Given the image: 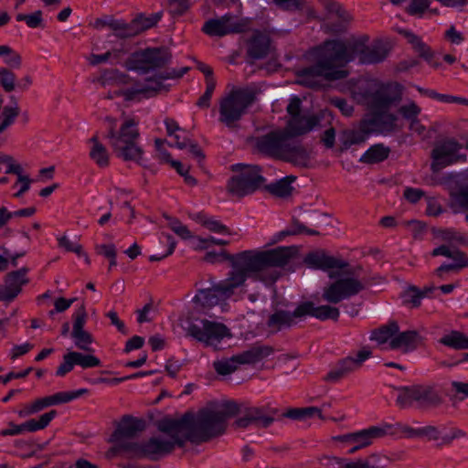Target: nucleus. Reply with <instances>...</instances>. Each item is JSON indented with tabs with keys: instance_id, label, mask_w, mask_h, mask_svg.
<instances>
[{
	"instance_id": "obj_1",
	"label": "nucleus",
	"mask_w": 468,
	"mask_h": 468,
	"mask_svg": "<svg viewBox=\"0 0 468 468\" xmlns=\"http://www.w3.org/2000/svg\"><path fill=\"white\" fill-rule=\"evenodd\" d=\"M291 247H278L268 250H249L237 254L227 250L207 251L204 261L209 263L229 261L233 271L227 279L213 282L207 289L197 290L192 300V310L186 317V322H209L207 316H216L210 310L229 298L235 290L244 284L247 278L261 281L265 284L274 283L281 276L277 268L286 266L293 256Z\"/></svg>"
},
{
	"instance_id": "obj_2",
	"label": "nucleus",
	"mask_w": 468,
	"mask_h": 468,
	"mask_svg": "<svg viewBox=\"0 0 468 468\" xmlns=\"http://www.w3.org/2000/svg\"><path fill=\"white\" fill-rule=\"evenodd\" d=\"M368 37H361L346 43L341 39H328L314 48L315 61L296 72L297 83L310 89H321L323 80L334 81L346 78V66L356 58L361 64H377L388 56L380 44L367 46Z\"/></svg>"
},
{
	"instance_id": "obj_3",
	"label": "nucleus",
	"mask_w": 468,
	"mask_h": 468,
	"mask_svg": "<svg viewBox=\"0 0 468 468\" xmlns=\"http://www.w3.org/2000/svg\"><path fill=\"white\" fill-rule=\"evenodd\" d=\"M255 151L266 157L307 167L310 155L300 144L293 143L286 129H273L252 139Z\"/></svg>"
},
{
	"instance_id": "obj_4",
	"label": "nucleus",
	"mask_w": 468,
	"mask_h": 468,
	"mask_svg": "<svg viewBox=\"0 0 468 468\" xmlns=\"http://www.w3.org/2000/svg\"><path fill=\"white\" fill-rule=\"evenodd\" d=\"M176 422H168L169 426H164V430L173 431L179 429L185 443L191 441L200 443L223 434L226 425L223 419L217 416L215 410L203 409L197 414L186 413L181 418L176 419Z\"/></svg>"
},
{
	"instance_id": "obj_5",
	"label": "nucleus",
	"mask_w": 468,
	"mask_h": 468,
	"mask_svg": "<svg viewBox=\"0 0 468 468\" xmlns=\"http://www.w3.org/2000/svg\"><path fill=\"white\" fill-rule=\"evenodd\" d=\"M168 422L176 421V419H164L157 424L158 431L167 437L158 435L151 437L143 443H122L121 449L127 453L129 458H147L157 461L172 452L176 445L183 447L185 441L179 429H175L173 431L164 430V426H169Z\"/></svg>"
},
{
	"instance_id": "obj_6",
	"label": "nucleus",
	"mask_w": 468,
	"mask_h": 468,
	"mask_svg": "<svg viewBox=\"0 0 468 468\" xmlns=\"http://www.w3.org/2000/svg\"><path fill=\"white\" fill-rule=\"evenodd\" d=\"M107 120L112 122V125L105 137L109 140L116 156L124 161L141 164L144 151L137 144L140 136L137 122L133 119L126 120L119 131H116L114 121L109 117Z\"/></svg>"
},
{
	"instance_id": "obj_7",
	"label": "nucleus",
	"mask_w": 468,
	"mask_h": 468,
	"mask_svg": "<svg viewBox=\"0 0 468 468\" xmlns=\"http://www.w3.org/2000/svg\"><path fill=\"white\" fill-rule=\"evenodd\" d=\"M257 90L251 87L233 89L222 98L218 108V121L229 129H237L248 109L257 100Z\"/></svg>"
},
{
	"instance_id": "obj_8",
	"label": "nucleus",
	"mask_w": 468,
	"mask_h": 468,
	"mask_svg": "<svg viewBox=\"0 0 468 468\" xmlns=\"http://www.w3.org/2000/svg\"><path fill=\"white\" fill-rule=\"evenodd\" d=\"M235 173L227 183L229 195L237 198L250 196L263 188L266 178L262 176V167L258 165L237 164L231 166Z\"/></svg>"
},
{
	"instance_id": "obj_9",
	"label": "nucleus",
	"mask_w": 468,
	"mask_h": 468,
	"mask_svg": "<svg viewBox=\"0 0 468 468\" xmlns=\"http://www.w3.org/2000/svg\"><path fill=\"white\" fill-rule=\"evenodd\" d=\"M172 54L165 48H147L131 54L125 62L128 70L147 74L165 68L170 63Z\"/></svg>"
},
{
	"instance_id": "obj_10",
	"label": "nucleus",
	"mask_w": 468,
	"mask_h": 468,
	"mask_svg": "<svg viewBox=\"0 0 468 468\" xmlns=\"http://www.w3.org/2000/svg\"><path fill=\"white\" fill-rule=\"evenodd\" d=\"M370 112L389 110L401 100V89L398 83H381L357 93Z\"/></svg>"
},
{
	"instance_id": "obj_11",
	"label": "nucleus",
	"mask_w": 468,
	"mask_h": 468,
	"mask_svg": "<svg viewBox=\"0 0 468 468\" xmlns=\"http://www.w3.org/2000/svg\"><path fill=\"white\" fill-rule=\"evenodd\" d=\"M314 317L319 320H337L339 310L336 307L329 305H315L312 301L301 302L293 312L279 310L272 314L268 322H292V318L303 319Z\"/></svg>"
},
{
	"instance_id": "obj_12",
	"label": "nucleus",
	"mask_w": 468,
	"mask_h": 468,
	"mask_svg": "<svg viewBox=\"0 0 468 468\" xmlns=\"http://www.w3.org/2000/svg\"><path fill=\"white\" fill-rule=\"evenodd\" d=\"M449 193L448 207L453 214L468 211V169L450 174L445 178Z\"/></svg>"
},
{
	"instance_id": "obj_13",
	"label": "nucleus",
	"mask_w": 468,
	"mask_h": 468,
	"mask_svg": "<svg viewBox=\"0 0 468 468\" xmlns=\"http://www.w3.org/2000/svg\"><path fill=\"white\" fill-rule=\"evenodd\" d=\"M186 335L206 344L207 346H217L224 338H230V330L224 324H188L183 327Z\"/></svg>"
},
{
	"instance_id": "obj_14",
	"label": "nucleus",
	"mask_w": 468,
	"mask_h": 468,
	"mask_svg": "<svg viewBox=\"0 0 468 468\" xmlns=\"http://www.w3.org/2000/svg\"><path fill=\"white\" fill-rule=\"evenodd\" d=\"M431 255L432 257L444 256L452 260V262L442 263L434 271V274L441 280L445 279L446 273H458L461 270L468 268L467 253L457 248H451L448 245L442 244L434 248Z\"/></svg>"
},
{
	"instance_id": "obj_15",
	"label": "nucleus",
	"mask_w": 468,
	"mask_h": 468,
	"mask_svg": "<svg viewBox=\"0 0 468 468\" xmlns=\"http://www.w3.org/2000/svg\"><path fill=\"white\" fill-rule=\"evenodd\" d=\"M249 24L247 19L235 20L232 15L226 14L219 18L206 21L202 31L210 37H224L247 31Z\"/></svg>"
},
{
	"instance_id": "obj_16",
	"label": "nucleus",
	"mask_w": 468,
	"mask_h": 468,
	"mask_svg": "<svg viewBox=\"0 0 468 468\" xmlns=\"http://www.w3.org/2000/svg\"><path fill=\"white\" fill-rule=\"evenodd\" d=\"M276 413L277 410L275 409L268 406H243L242 416L235 420L234 426L240 429H247L250 426L267 428L274 421V415Z\"/></svg>"
},
{
	"instance_id": "obj_17",
	"label": "nucleus",
	"mask_w": 468,
	"mask_h": 468,
	"mask_svg": "<svg viewBox=\"0 0 468 468\" xmlns=\"http://www.w3.org/2000/svg\"><path fill=\"white\" fill-rule=\"evenodd\" d=\"M28 272V267H22L5 275L4 283L0 284L1 302L11 303L22 292L23 287L30 282Z\"/></svg>"
},
{
	"instance_id": "obj_18",
	"label": "nucleus",
	"mask_w": 468,
	"mask_h": 468,
	"mask_svg": "<svg viewBox=\"0 0 468 468\" xmlns=\"http://www.w3.org/2000/svg\"><path fill=\"white\" fill-rule=\"evenodd\" d=\"M365 289L364 284L354 278L339 279L330 284L323 293V298L331 303H338Z\"/></svg>"
},
{
	"instance_id": "obj_19",
	"label": "nucleus",
	"mask_w": 468,
	"mask_h": 468,
	"mask_svg": "<svg viewBox=\"0 0 468 468\" xmlns=\"http://www.w3.org/2000/svg\"><path fill=\"white\" fill-rule=\"evenodd\" d=\"M189 70L188 67H183L180 69H171L165 72L155 74L154 77L147 78L145 84L139 89H128L124 92L127 100H133L137 94H150L155 95L163 88V80L170 79H180Z\"/></svg>"
},
{
	"instance_id": "obj_20",
	"label": "nucleus",
	"mask_w": 468,
	"mask_h": 468,
	"mask_svg": "<svg viewBox=\"0 0 468 468\" xmlns=\"http://www.w3.org/2000/svg\"><path fill=\"white\" fill-rule=\"evenodd\" d=\"M462 147V144L454 139H448L438 144L431 151V170L438 172L456 162V154Z\"/></svg>"
},
{
	"instance_id": "obj_21",
	"label": "nucleus",
	"mask_w": 468,
	"mask_h": 468,
	"mask_svg": "<svg viewBox=\"0 0 468 468\" xmlns=\"http://www.w3.org/2000/svg\"><path fill=\"white\" fill-rule=\"evenodd\" d=\"M144 428V420L131 416H124L112 436V441L117 443L116 452L127 457V453L121 449V444L127 443L124 440L134 438L143 431Z\"/></svg>"
},
{
	"instance_id": "obj_22",
	"label": "nucleus",
	"mask_w": 468,
	"mask_h": 468,
	"mask_svg": "<svg viewBox=\"0 0 468 468\" xmlns=\"http://www.w3.org/2000/svg\"><path fill=\"white\" fill-rule=\"evenodd\" d=\"M57 416V411L52 410L48 412L42 414L37 420L31 419L21 424H15L10 422L8 428L2 430L0 435L2 436H16L24 432H35L45 429L50 421Z\"/></svg>"
},
{
	"instance_id": "obj_23",
	"label": "nucleus",
	"mask_w": 468,
	"mask_h": 468,
	"mask_svg": "<svg viewBox=\"0 0 468 468\" xmlns=\"http://www.w3.org/2000/svg\"><path fill=\"white\" fill-rule=\"evenodd\" d=\"M271 49V37L261 30H254L247 40V58L250 63L268 57Z\"/></svg>"
},
{
	"instance_id": "obj_24",
	"label": "nucleus",
	"mask_w": 468,
	"mask_h": 468,
	"mask_svg": "<svg viewBox=\"0 0 468 468\" xmlns=\"http://www.w3.org/2000/svg\"><path fill=\"white\" fill-rule=\"evenodd\" d=\"M367 128L372 130V133H388L396 129L398 117L388 112V110L370 112V114L363 118Z\"/></svg>"
},
{
	"instance_id": "obj_25",
	"label": "nucleus",
	"mask_w": 468,
	"mask_h": 468,
	"mask_svg": "<svg viewBox=\"0 0 468 468\" xmlns=\"http://www.w3.org/2000/svg\"><path fill=\"white\" fill-rule=\"evenodd\" d=\"M304 263L312 269L327 271L331 269H345L348 262L327 255L324 250H315L306 254Z\"/></svg>"
},
{
	"instance_id": "obj_26",
	"label": "nucleus",
	"mask_w": 468,
	"mask_h": 468,
	"mask_svg": "<svg viewBox=\"0 0 468 468\" xmlns=\"http://www.w3.org/2000/svg\"><path fill=\"white\" fill-rule=\"evenodd\" d=\"M423 338L418 331H399L398 327L395 337L391 343V350L407 354L416 350L422 345Z\"/></svg>"
},
{
	"instance_id": "obj_27",
	"label": "nucleus",
	"mask_w": 468,
	"mask_h": 468,
	"mask_svg": "<svg viewBox=\"0 0 468 468\" xmlns=\"http://www.w3.org/2000/svg\"><path fill=\"white\" fill-rule=\"evenodd\" d=\"M372 134V130L367 128L364 119L360 120L357 127L346 129L341 132L339 140L342 150H347L352 145L363 144Z\"/></svg>"
},
{
	"instance_id": "obj_28",
	"label": "nucleus",
	"mask_w": 468,
	"mask_h": 468,
	"mask_svg": "<svg viewBox=\"0 0 468 468\" xmlns=\"http://www.w3.org/2000/svg\"><path fill=\"white\" fill-rule=\"evenodd\" d=\"M418 434L426 436L431 441H441V444L449 445L453 440L465 437V432L458 428L439 429L435 426H425L418 430Z\"/></svg>"
},
{
	"instance_id": "obj_29",
	"label": "nucleus",
	"mask_w": 468,
	"mask_h": 468,
	"mask_svg": "<svg viewBox=\"0 0 468 468\" xmlns=\"http://www.w3.org/2000/svg\"><path fill=\"white\" fill-rule=\"evenodd\" d=\"M400 34L406 37L414 51L418 53L419 56L422 58L431 67L438 69L441 65V62L436 58L435 54L431 49V48L426 43H424L419 36L408 30H402Z\"/></svg>"
},
{
	"instance_id": "obj_30",
	"label": "nucleus",
	"mask_w": 468,
	"mask_h": 468,
	"mask_svg": "<svg viewBox=\"0 0 468 468\" xmlns=\"http://www.w3.org/2000/svg\"><path fill=\"white\" fill-rule=\"evenodd\" d=\"M273 352L274 350L271 346L256 343L249 349L237 354V356L241 365H252L270 356Z\"/></svg>"
},
{
	"instance_id": "obj_31",
	"label": "nucleus",
	"mask_w": 468,
	"mask_h": 468,
	"mask_svg": "<svg viewBox=\"0 0 468 468\" xmlns=\"http://www.w3.org/2000/svg\"><path fill=\"white\" fill-rule=\"evenodd\" d=\"M90 151L89 157L100 168H107L110 165V153L107 147L100 141L99 136L95 133L89 139Z\"/></svg>"
},
{
	"instance_id": "obj_32",
	"label": "nucleus",
	"mask_w": 468,
	"mask_h": 468,
	"mask_svg": "<svg viewBox=\"0 0 468 468\" xmlns=\"http://www.w3.org/2000/svg\"><path fill=\"white\" fill-rule=\"evenodd\" d=\"M386 430L378 426H370L367 429L352 432L351 444H356L360 449L370 446L376 440L382 438Z\"/></svg>"
},
{
	"instance_id": "obj_33",
	"label": "nucleus",
	"mask_w": 468,
	"mask_h": 468,
	"mask_svg": "<svg viewBox=\"0 0 468 468\" xmlns=\"http://www.w3.org/2000/svg\"><path fill=\"white\" fill-rule=\"evenodd\" d=\"M318 122L319 120L316 116L306 117L299 115L291 118L285 129L290 133V138L292 139V136L302 135L310 132Z\"/></svg>"
},
{
	"instance_id": "obj_34",
	"label": "nucleus",
	"mask_w": 468,
	"mask_h": 468,
	"mask_svg": "<svg viewBox=\"0 0 468 468\" xmlns=\"http://www.w3.org/2000/svg\"><path fill=\"white\" fill-rule=\"evenodd\" d=\"M398 329L397 324H386L372 331L370 339L383 350H391V343Z\"/></svg>"
},
{
	"instance_id": "obj_35",
	"label": "nucleus",
	"mask_w": 468,
	"mask_h": 468,
	"mask_svg": "<svg viewBox=\"0 0 468 468\" xmlns=\"http://www.w3.org/2000/svg\"><path fill=\"white\" fill-rule=\"evenodd\" d=\"M435 290V286H425L422 290L410 286L402 293V302L410 307H418L420 305L421 299L431 296Z\"/></svg>"
},
{
	"instance_id": "obj_36",
	"label": "nucleus",
	"mask_w": 468,
	"mask_h": 468,
	"mask_svg": "<svg viewBox=\"0 0 468 468\" xmlns=\"http://www.w3.org/2000/svg\"><path fill=\"white\" fill-rule=\"evenodd\" d=\"M441 403V397L433 388L425 386L417 388V404L420 409L437 407Z\"/></svg>"
},
{
	"instance_id": "obj_37",
	"label": "nucleus",
	"mask_w": 468,
	"mask_h": 468,
	"mask_svg": "<svg viewBox=\"0 0 468 468\" xmlns=\"http://www.w3.org/2000/svg\"><path fill=\"white\" fill-rule=\"evenodd\" d=\"M296 180L294 176H287L274 183L263 186V188L277 197H288L292 195L293 187L292 183Z\"/></svg>"
},
{
	"instance_id": "obj_38",
	"label": "nucleus",
	"mask_w": 468,
	"mask_h": 468,
	"mask_svg": "<svg viewBox=\"0 0 468 468\" xmlns=\"http://www.w3.org/2000/svg\"><path fill=\"white\" fill-rule=\"evenodd\" d=\"M70 337L78 349L90 352L92 351L90 345L93 343L91 334L84 329L83 324H73Z\"/></svg>"
},
{
	"instance_id": "obj_39",
	"label": "nucleus",
	"mask_w": 468,
	"mask_h": 468,
	"mask_svg": "<svg viewBox=\"0 0 468 468\" xmlns=\"http://www.w3.org/2000/svg\"><path fill=\"white\" fill-rule=\"evenodd\" d=\"M372 352L367 347H363L361 350H359L355 356H346L341 360H339L341 366L343 367V369L345 373L349 375L350 373L357 370L360 368L363 365V363L371 357Z\"/></svg>"
},
{
	"instance_id": "obj_40",
	"label": "nucleus",
	"mask_w": 468,
	"mask_h": 468,
	"mask_svg": "<svg viewBox=\"0 0 468 468\" xmlns=\"http://www.w3.org/2000/svg\"><path fill=\"white\" fill-rule=\"evenodd\" d=\"M390 148L383 144H376L370 146L359 158L363 164H378L388 159Z\"/></svg>"
},
{
	"instance_id": "obj_41",
	"label": "nucleus",
	"mask_w": 468,
	"mask_h": 468,
	"mask_svg": "<svg viewBox=\"0 0 468 468\" xmlns=\"http://www.w3.org/2000/svg\"><path fill=\"white\" fill-rule=\"evenodd\" d=\"M291 324H256L253 330L246 332L242 336L246 340L257 336L270 337L282 329L289 328Z\"/></svg>"
},
{
	"instance_id": "obj_42",
	"label": "nucleus",
	"mask_w": 468,
	"mask_h": 468,
	"mask_svg": "<svg viewBox=\"0 0 468 468\" xmlns=\"http://www.w3.org/2000/svg\"><path fill=\"white\" fill-rule=\"evenodd\" d=\"M439 342L455 350L468 349V336L460 331L445 334Z\"/></svg>"
},
{
	"instance_id": "obj_43",
	"label": "nucleus",
	"mask_w": 468,
	"mask_h": 468,
	"mask_svg": "<svg viewBox=\"0 0 468 468\" xmlns=\"http://www.w3.org/2000/svg\"><path fill=\"white\" fill-rule=\"evenodd\" d=\"M136 23L133 19L130 23H126L124 20L116 19L114 24H112V36L120 39L131 38L138 35V29Z\"/></svg>"
},
{
	"instance_id": "obj_44",
	"label": "nucleus",
	"mask_w": 468,
	"mask_h": 468,
	"mask_svg": "<svg viewBox=\"0 0 468 468\" xmlns=\"http://www.w3.org/2000/svg\"><path fill=\"white\" fill-rule=\"evenodd\" d=\"M69 399L67 398L65 395L56 393L51 396H48V397H44V398L36 399L35 401L30 403V407L35 414L49 406L58 405V404H61V403H67V402H69Z\"/></svg>"
},
{
	"instance_id": "obj_45",
	"label": "nucleus",
	"mask_w": 468,
	"mask_h": 468,
	"mask_svg": "<svg viewBox=\"0 0 468 468\" xmlns=\"http://www.w3.org/2000/svg\"><path fill=\"white\" fill-rule=\"evenodd\" d=\"M241 366L238 356H232L229 358H223L213 362L215 371L221 376H227L235 372Z\"/></svg>"
},
{
	"instance_id": "obj_46",
	"label": "nucleus",
	"mask_w": 468,
	"mask_h": 468,
	"mask_svg": "<svg viewBox=\"0 0 468 468\" xmlns=\"http://www.w3.org/2000/svg\"><path fill=\"white\" fill-rule=\"evenodd\" d=\"M417 388L418 386L412 387H401L399 388V394L397 397V404L400 408H409L416 406L417 404Z\"/></svg>"
},
{
	"instance_id": "obj_47",
	"label": "nucleus",
	"mask_w": 468,
	"mask_h": 468,
	"mask_svg": "<svg viewBox=\"0 0 468 468\" xmlns=\"http://www.w3.org/2000/svg\"><path fill=\"white\" fill-rule=\"evenodd\" d=\"M195 219L212 232L230 234V231L226 225L222 224L220 221L215 218L207 217V215L203 212L197 213L195 217Z\"/></svg>"
},
{
	"instance_id": "obj_48",
	"label": "nucleus",
	"mask_w": 468,
	"mask_h": 468,
	"mask_svg": "<svg viewBox=\"0 0 468 468\" xmlns=\"http://www.w3.org/2000/svg\"><path fill=\"white\" fill-rule=\"evenodd\" d=\"M243 406L244 405L238 404L235 401H226L222 403L218 410H214L217 416L223 419V424L227 426L228 419L238 414H242Z\"/></svg>"
},
{
	"instance_id": "obj_49",
	"label": "nucleus",
	"mask_w": 468,
	"mask_h": 468,
	"mask_svg": "<svg viewBox=\"0 0 468 468\" xmlns=\"http://www.w3.org/2000/svg\"><path fill=\"white\" fill-rule=\"evenodd\" d=\"M285 417L292 420H307L314 417L323 419L322 411L317 407H307V408H295L289 410L285 414Z\"/></svg>"
},
{
	"instance_id": "obj_50",
	"label": "nucleus",
	"mask_w": 468,
	"mask_h": 468,
	"mask_svg": "<svg viewBox=\"0 0 468 468\" xmlns=\"http://www.w3.org/2000/svg\"><path fill=\"white\" fill-rule=\"evenodd\" d=\"M37 209L35 207H28L11 212L5 207H0V229L4 228L14 217L29 218L35 215Z\"/></svg>"
},
{
	"instance_id": "obj_51",
	"label": "nucleus",
	"mask_w": 468,
	"mask_h": 468,
	"mask_svg": "<svg viewBox=\"0 0 468 468\" xmlns=\"http://www.w3.org/2000/svg\"><path fill=\"white\" fill-rule=\"evenodd\" d=\"M74 364L81 367L82 368H92L101 366V360L90 354H82L77 351H69Z\"/></svg>"
},
{
	"instance_id": "obj_52",
	"label": "nucleus",
	"mask_w": 468,
	"mask_h": 468,
	"mask_svg": "<svg viewBox=\"0 0 468 468\" xmlns=\"http://www.w3.org/2000/svg\"><path fill=\"white\" fill-rule=\"evenodd\" d=\"M161 13H154L150 15L149 16H144V15L137 16L133 22L136 23V27L138 29V35L144 30H147L154 26H155L161 19Z\"/></svg>"
},
{
	"instance_id": "obj_53",
	"label": "nucleus",
	"mask_w": 468,
	"mask_h": 468,
	"mask_svg": "<svg viewBox=\"0 0 468 468\" xmlns=\"http://www.w3.org/2000/svg\"><path fill=\"white\" fill-rule=\"evenodd\" d=\"M16 20L18 22L24 21L29 28L44 27L41 10H37L28 15L19 13L16 16Z\"/></svg>"
},
{
	"instance_id": "obj_54",
	"label": "nucleus",
	"mask_w": 468,
	"mask_h": 468,
	"mask_svg": "<svg viewBox=\"0 0 468 468\" xmlns=\"http://www.w3.org/2000/svg\"><path fill=\"white\" fill-rule=\"evenodd\" d=\"M16 76L7 68L0 67V86L5 92H11L16 89Z\"/></svg>"
},
{
	"instance_id": "obj_55",
	"label": "nucleus",
	"mask_w": 468,
	"mask_h": 468,
	"mask_svg": "<svg viewBox=\"0 0 468 468\" xmlns=\"http://www.w3.org/2000/svg\"><path fill=\"white\" fill-rule=\"evenodd\" d=\"M379 459L378 454L373 453L365 459L350 460L346 468H380L378 465Z\"/></svg>"
},
{
	"instance_id": "obj_56",
	"label": "nucleus",
	"mask_w": 468,
	"mask_h": 468,
	"mask_svg": "<svg viewBox=\"0 0 468 468\" xmlns=\"http://www.w3.org/2000/svg\"><path fill=\"white\" fill-rule=\"evenodd\" d=\"M302 233H305L307 235H319L320 234L317 230L309 229V228L305 227L303 223H301L298 219L293 218L292 222V229L282 230V232H280L279 235L281 237H285V236H289V235H298V234H302Z\"/></svg>"
},
{
	"instance_id": "obj_57",
	"label": "nucleus",
	"mask_w": 468,
	"mask_h": 468,
	"mask_svg": "<svg viewBox=\"0 0 468 468\" xmlns=\"http://www.w3.org/2000/svg\"><path fill=\"white\" fill-rule=\"evenodd\" d=\"M168 220V227L180 238L187 239L192 237L188 228L184 225L179 219L168 216H165Z\"/></svg>"
},
{
	"instance_id": "obj_58",
	"label": "nucleus",
	"mask_w": 468,
	"mask_h": 468,
	"mask_svg": "<svg viewBox=\"0 0 468 468\" xmlns=\"http://www.w3.org/2000/svg\"><path fill=\"white\" fill-rule=\"evenodd\" d=\"M138 317L137 322H151L157 319L158 310L153 303H146L142 309L136 311Z\"/></svg>"
},
{
	"instance_id": "obj_59",
	"label": "nucleus",
	"mask_w": 468,
	"mask_h": 468,
	"mask_svg": "<svg viewBox=\"0 0 468 468\" xmlns=\"http://www.w3.org/2000/svg\"><path fill=\"white\" fill-rule=\"evenodd\" d=\"M431 0H411L406 11L410 16L421 17L424 12L429 8Z\"/></svg>"
},
{
	"instance_id": "obj_60",
	"label": "nucleus",
	"mask_w": 468,
	"mask_h": 468,
	"mask_svg": "<svg viewBox=\"0 0 468 468\" xmlns=\"http://www.w3.org/2000/svg\"><path fill=\"white\" fill-rule=\"evenodd\" d=\"M420 112V107L414 101H411L406 105H402L399 109V112L402 115V117L410 122L419 118Z\"/></svg>"
},
{
	"instance_id": "obj_61",
	"label": "nucleus",
	"mask_w": 468,
	"mask_h": 468,
	"mask_svg": "<svg viewBox=\"0 0 468 468\" xmlns=\"http://www.w3.org/2000/svg\"><path fill=\"white\" fill-rule=\"evenodd\" d=\"M75 301H77L76 298L66 299L59 297L56 299L54 302V309L48 312L49 318L54 319L55 314L63 313L68 310Z\"/></svg>"
},
{
	"instance_id": "obj_62",
	"label": "nucleus",
	"mask_w": 468,
	"mask_h": 468,
	"mask_svg": "<svg viewBox=\"0 0 468 468\" xmlns=\"http://www.w3.org/2000/svg\"><path fill=\"white\" fill-rule=\"evenodd\" d=\"M59 248L64 249L68 252H74L77 255H81L82 246L80 244L73 243L67 236H62L58 239Z\"/></svg>"
},
{
	"instance_id": "obj_63",
	"label": "nucleus",
	"mask_w": 468,
	"mask_h": 468,
	"mask_svg": "<svg viewBox=\"0 0 468 468\" xmlns=\"http://www.w3.org/2000/svg\"><path fill=\"white\" fill-rule=\"evenodd\" d=\"M74 366H75V364H74L73 358H72L70 353L68 352L67 354H65L63 356V361L58 367V369L56 371V375L58 377H64L66 374H68L69 372H70L73 369Z\"/></svg>"
},
{
	"instance_id": "obj_64",
	"label": "nucleus",
	"mask_w": 468,
	"mask_h": 468,
	"mask_svg": "<svg viewBox=\"0 0 468 468\" xmlns=\"http://www.w3.org/2000/svg\"><path fill=\"white\" fill-rule=\"evenodd\" d=\"M346 374L345 373L343 367L338 361L335 366H334L324 377V380L330 382H337L342 378H346Z\"/></svg>"
}]
</instances>
